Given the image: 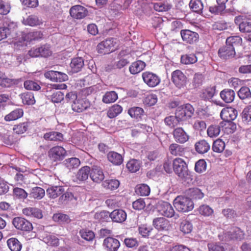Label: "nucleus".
Wrapping results in <instances>:
<instances>
[{"label":"nucleus","mask_w":251,"mask_h":251,"mask_svg":"<svg viewBox=\"0 0 251 251\" xmlns=\"http://www.w3.org/2000/svg\"><path fill=\"white\" fill-rule=\"evenodd\" d=\"M176 209L179 212H187L194 208V203L192 200L188 197L178 196L173 201Z\"/></svg>","instance_id":"obj_1"},{"label":"nucleus","mask_w":251,"mask_h":251,"mask_svg":"<svg viewBox=\"0 0 251 251\" xmlns=\"http://www.w3.org/2000/svg\"><path fill=\"white\" fill-rule=\"evenodd\" d=\"M116 40V39L111 38L101 42L97 47L98 52L105 54L115 51L117 49Z\"/></svg>","instance_id":"obj_2"},{"label":"nucleus","mask_w":251,"mask_h":251,"mask_svg":"<svg viewBox=\"0 0 251 251\" xmlns=\"http://www.w3.org/2000/svg\"><path fill=\"white\" fill-rule=\"evenodd\" d=\"M194 108L193 106L187 103L178 106L176 110V117L181 121L186 120L192 117L194 113Z\"/></svg>","instance_id":"obj_3"},{"label":"nucleus","mask_w":251,"mask_h":251,"mask_svg":"<svg viewBox=\"0 0 251 251\" xmlns=\"http://www.w3.org/2000/svg\"><path fill=\"white\" fill-rule=\"evenodd\" d=\"M173 169L180 177H184L188 175V167L185 161L181 158H176L173 160Z\"/></svg>","instance_id":"obj_4"},{"label":"nucleus","mask_w":251,"mask_h":251,"mask_svg":"<svg viewBox=\"0 0 251 251\" xmlns=\"http://www.w3.org/2000/svg\"><path fill=\"white\" fill-rule=\"evenodd\" d=\"M66 155V150L62 147L59 146L51 148L48 152V157L53 162L63 160Z\"/></svg>","instance_id":"obj_5"},{"label":"nucleus","mask_w":251,"mask_h":251,"mask_svg":"<svg viewBox=\"0 0 251 251\" xmlns=\"http://www.w3.org/2000/svg\"><path fill=\"white\" fill-rule=\"evenodd\" d=\"M12 224L18 230L29 232L33 229L32 224L26 219L20 217L14 218Z\"/></svg>","instance_id":"obj_6"},{"label":"nucleus","mask_w":251,"mask_h":251,"mask_svg":"<svg viewBox=\"0 0 251 251\" xmlns=\"http://www.w3.org/2000/svg\"><path fill=\"white\" fill-rule=\"evenodd\" d=\"M157 209L159 214L164 217L171 218L175 215V212L173 206L168 202L161 201L158 202Z\"/></svg>","instance_id":"obj_7"},{"label":"nucleus","mask_w":251,"mask_h":251,"mask_svg":"<svg viewBox=\"0 0 251 251\" xmlns=\"http://www.w3.org/2000/svg\"><path fill=\"white\" fill-rule=\"evenodd\" d=\"M142 77L144 82L150 87H154L160 82V78L156 74L149 71L143 73Z\"/></svg>","instance_id":"obj_8"},{"label":"nucleus","mask_w":251,"mask_h":251,"mask_svg":"<svg viewBox=\"0 0 251 251\" xmlns=\"http://www.w3.org/2000/svg\"><path fill=\"white\" fill-rule=\"evenodd\" d=\"M171 75L172 80L176 87L181 88L186 85L187 77L181 71L175 70L172 72Z\"/></svg>","instance_id":"obj_9"},{"label":"nucleus","mask_w":251,"mask_h":251,"mask_svg":"<svg viewBox=\"0 0 251 251\" xmlns=\"http://www.w3.org/2000/svg\"><path fill=\"white\" fill-rule=\"evenodd\" d=\"M102 246L106 251H117L120 247V242L117 239L109 236L104 239Z\"/></svg>","instance_id":"obj_10"},{"label":"nucleus","mask_w":251,"mask_h":251,"mask_svg":"<svg viewBox=\"0 0 251 251\" xmlns=\"http://www.w3.org/2000/svg\"><path fill=\"white\" fill-rule=\"evenodd\" d=\"M71 17L76 19H81L85 18L88 14L87 9L80 5L72 6L70 9Z\"/></svg>","instance_id":"obj_11"},{"label":"nucleus","mask_w":251,"mask_h":251,"mask_svg":"<svg viewBox=\"0 0 251 251\" xmlns=\"http://www.w3.org/2000/svg\"><path fill=\"white\" fill-rule=\"evenodd\" d=\"M218 54L221 59L227 60L234 57L235 51L233 47L228 46L226 43L225 45L221 47L219 49Z\"/></svg>","instance_id":"obj_12"},{"label":"nucleus","mask_w":251,"mask_h":251,"mask_svg":"<svg viewBox=\"0 0 251 251\" xmlns=\"http://www.w3.org/2000/svg\"><path fill=\"white\" fill-rule=\"evenodd\" d=\"M90 178L94 182L100 183L103 181L105 178L103 170L100 166L94 165L90 169Z\"/></svg>","instance_id":"obj_13"},{"label":"nucleus","mask_w":251,"mask_h":251,"mask_svg":"<svg viewBox=\"0 0 251 251\" xmlns=\"http://www.w3.org/2000/svg\"><path fill=\"white\" fill-rule=\"evenodd\" d=\"M222 241H227L230 240H241L244 238V233L239 228L234 229L232 231H227L224 235L219 236Z\"/></svg>","instance_id":"obj_14"},{"label":"nucleus","mask_w":251,"mask_h":251,"mask_svg":"<svg viewBox=\"0 0 251 251\" xmlns=\"http://www.w3.org/2000/svg\"><path fill=\"white\" fill-rule=\"evenodd\" d=\"M237 116V111L231 107H227L222 109L220 113L221 118L225 122H231L235 120Z\"/></svg>","instance_id":"obj_15"},{"label":"nucleus","mask_w":251,"mask_h":251,"mask_svg":"<svg viewBox=\"0 0 251 251\" xmlns=\"http://www.w3.org/2000/svg\"><path fill=\"white\" fill-rule=\"evenodd\" d=\"M174 139L177 143L184 144L188 141L189 135L182 127H177L174 129L173 132Z\"/></svg>","instance_id":"obj_16"},{"label":"nucleus","mask_w":251,"mask_h":251,"mask_svg":"<svg viewBox=\"0 0 251 251\" xmlns=\"http://www.w3.org/2000/svg\"><path fill=\"white\" fill-rule=\"evenodd\" d=\"M180 34L183 41L189 44H193L196 42L199 37V34L197 32L188 29L181 30Z\"/></svg>","instance_id":"obj_17"},{"label":"nucleus","mask_w":251,"mask_h":251,"mask_svg":"<svg viewBox=\"0 0 251 251\" xmlns=\"http://www.w3.org/2000/svg\"><path fill=\"white\" fill-rule=\"evenodd\" d=\"M90 106V104L87 100L79 98L75 100L72 104V110L76 112L80 113L86 110Z\"/></svg>","instance_id":"obj_18"},{"label":"nucleus","mask_w":251,"mask_h":251,"mask_svg":"<svg viewBox=\"0 0 251 251\" xmlns=\"http://www.w3.org/2000/svg\"><path fill=\"white\" fill-rule=\"evenodd\" d=\"M23 214L27 217L41 219L43 217L42 210L38 208L27 207L23 209Z\"/></svg>","instance_id":"obj_19"},{"label":"nucleus","mask_w":251,"mask_h":251,"mask_svg":"<svg viewBox=\"0 0 251 251\" xmlns=\"http://www.w3.org/2000/svg\"><path fill=\"white\" fill-rule=\"evenodd\" d=\"M169 151L170 154L173 156H182L185 153L186 148L177 143H174L170 144L169 146Z\"/></svg>","instance_id":"obj_20"},{"label":"nucleus","mask_w":251,"mask_h":251,"mask_svg":"<svg viewBox=\"0 0 251 251\" xmlns=\"http://www.w3.org/2000/svg\"><path fill=\"white\" fill-rule=\"evenodd\" d=\"M243 16H239L235 18L234 22L239 25V30L241 32H251V22L242 21Z\"/></svg>","instance_id":"obj_21"},{"label":"nucleus","mask_w":251,"mask_h":251,"mask_svg":"<svg viewBox=\"0 0 251 251\" xmlns=\"http://www.w3.org/2000/svg\"><path fill=\"white\" fill-rule=\"evenodd\" d=\"M64 192V188L62 186H52L47 189V194L48 197L52 199L60 197Z\"/></svg>","instance_id":"obj_22"},{"label":"nucleus","mask_w":251,"mask_h":251,"mask_svg":"<svg viewBox=\"0 0 251 251\" xmlns=\"http://www.w3.org/2000/svg\"><path fill=\"white\" fill-rule=\"evenodd\" d=\"M110 218L116 223H122L126 218V213L122 209H115L110 213Z\"/></svg>","instance_id":"obj_23"},{"label":"nucleus","mask_w":251,"mask_h":251,"mask_svg":"<svg viewBox=\"0 0 251 251\" xmlns=\"http://www.w3.org/2000/svg\"><path fill=\"white\" fill-rule=\"evenodd\" d=\"M154 226L158 230H169L170 224L168 220L163 217L156 218L153 221Z\"/></svg>","instance_id":"obj_24"},{"label":"nucleus","mask_w":251,"mask_h":251,"mask_svg":"<svg viewBox=\"0 0 251 251\" xmlns=\"http://www.w3.org/2000/svg\"><path fill=\"white\" fill-rule=\"evenodd\" d=\"M127 113L132 118L137 121L142 120L143 116L145 115L144 109L138 106H134L129 108Z\"/></svg>","instance_id":"obj_25"},{"label":"nucleus","mask_w":251,"mask_h":251,"mask_svg":"<svg viewBox=\"0 0 251 251\" xmlns=\"http://www.w3.org/2000/svg\"><path fill=\"white\" fill-rule=\"evenodd\" d=\"M107 158L114 165H120L123 162L122 155L114 151H109L107 154Z\"/></svg>","instance_id":"obj_26"},{"label":"nucleus","mask_w":251,"mask_h":251,"mask_svg":"<svg viewBox=\"0 0 251 251\" xmlns=\"http://www.w3.org/2000/svg\"><path fill=\"white\" fill-rule=\"evenodd\" d=\"M24 111L22 108H18L13 110L4 117V120L6 122H11L17 120L23 116Z\"/></svg>","instance_id":"obj_27"},{"label":"nucleus","mask_w":251,"mask_h":251,"mask_svg":"<svg viewBox=\"0 0 251 251\" xmlns=\"http://www.w3.org/2000/svg\"><path fill=\"white\" fill-rule=\"evenodd\" d=\"M220 95L221 98L226 103H230L234 100L235 93L231 89H225L220 92Z\"/></svg>","instance_id":"obj_28"},{"label":"nucleus","mask_w":251,"mask_h":251,"mask_svg":"<svg viewBox=\"0 0 251 251\" xmlns=\"http://www.w3.org/2000/svg\"><path fill=\"white\" fill-rule=\"evenodd\" d=\"M209 144L204 139L197 142L195 144L196 151L200 154H204L210 150Z\"/></svg>","instance_id":"obj_29"},{"label":"nucleus","mask_w":251,"mask_h":251,"mask_svg":"<svg viewBox=\"0 0 251 251\" xmlns=\"http://www.w3.org/2000/svg\"><path fill=\"white\" fill-rule=\"evenodd\" d=\"M216 92V87L215 86L207 87L202 90L200 97L204 100H210L213 98Z\"/></svg>","instance_id":"obj_30"},{"label":"nucleus","mask_w":251,"mask_h":251,"mask_svg":"<svg viewBox=\"0 0 251 251\" xmlns=\"http://www.w3.org/2000/svg\"><path fill=\"white\" fill-rule=\"evenodd\" d=\"M120 184V181L118 179H108L102 182V186L106 190L114 191L119 188Z\"/></svg>","instance_id":"obj_31"},{"label":"nucleus","mask_w":251,"mask_h":251,"mask_svg":"<svg viewBox=\"0 0 251 251\" xmlns=\"http://www.w3.org/2000/svg\"><path fill=\"white\" fill-rule=\"evenodd\" d=\"M146 67V64L141 60L133 62L129 68L131 74L135 75L141 72Z\"/></svg>","instance_id":"obj_32"},{"label":"nucleus","mask_w":251,"mask_h":251,"mask_svg":"<svg viewBox=\"0 0 251 251\" xmlns=\"http://www.w3.org/2000/svg\"><path fill=\"white\" fill-rule=\"evenodd\" d=\"M84 66V61L81 57H76L73 59L70 63V66L73 73H75L80 71Z\"/></svg>","instance_id":"obj_33"},{"label":"nucleus","mask_w":251,"mask_h":251,"mask_svg":"<svg viewBox=\"0 0 251 251\" xmlns=\"http://www.w3.org/2000/svg\"><path fill=\"white\" fill-rule=\"evenodd\" d=\"M187 195L194 200H200L204 197V194L201 190L197 187L191 188L187 190Z\"/></svg>","instance_id":"obj_34"},{"label":"nucleus","mask_w":251,"mask_h":251,"mask_svg":"<svg viewBox=\"0 0 251 251\" xmlns=\"http://www.w3.org/2000/svg\"><path fill=\"white\" fill-rule=\"evenodd\" d=\"M7 244L9 249L11 251H20L22 248V245L16 238L12 237L7 241Z\"/></svg>","instance_id":"obj_35"},{"label":"nucleus","mask_w":251,"mask_h":251,"mask_svg":"<svg viewBox=\"0 0 251 251\" xmlns=\"http://www.w3.org/2000/svg\"><path fill=\"white\" fill-rule=\"evenodd\" d=\"M89 176H90V168L88 166H84L78 171L76 178L78 180L83 181L87 179Z\"/></svg>","instance_id":"obj_36"},{"label":"nucleus","mask_w":251,"mask_h":251,"mask_svg":"<svg viewBox=\"0 0 251 251\" xmlns=\"http://www.w3.org/2000/svg\"><path fill=\"white\" fill-rule=\"evenodd\" d=\"M44 138L46 140L57 141H61L63 138V134L59 132L50 131L44 135Z\"/></svg>","instance_id":"obj_37"},{"label":"nucleus","mask_w":251,"mask_h":251,"mask_svg":"<svg viewBox=\"0 0 251 251\" xmlns=\"http://www.w3.org/2000/svg\"><path fill=\"white\" fill-rule=\"evenodd\" d=\"M13 196L14 199L24 201L27 198L28 194L24 189L16 187L13 189Z\"/></svg>","instance_id":"obj_38"},{"label":"nucleus","mask_w":251,"mask_h":251,"mask_svg":"<svg viewBox=\"0 0 251 251\" xmlns=\"http://www.w3.org/2000/svg\"><path fill=\"white\" fill-rule=\"evenodd\" d=\"M189 6L193 12L198 14L201 13L203 9V4L201 0H190Z\"/></svg>","instance_id":"obj_39"},{"label":"nucleus","mask_w":251,"mask_h":251,"mask_svg":"<svg viewBox=\"0 0 251 251\" xmlns=\"http://www.w3.org/2000/svg\"><path fill=\"white\" fill-rule=\"evenodd\" d=\"M226 43L229 46L232 47L235 50V48L241 46L242 39L239 36H233L228 37Z\"/></svg>","instance_id":"obj_40"},{"label":"nucleus","mask_w":251,"mask_h":251,"mask_svg":"<svg viewBox=\"0 0 251 251\" xmlns=\"http://www.w3.org/2000/svg\"><path fill=\"white\" fill-rule=\"evenodd\" d=\"M29 126V122H25L20 123L19 124L14 126L13 130L17 134H22L28 130Z\"/></svg>","instance_id":"obj_41"},{"label":"nucleus","mask_w":251,"mask_h":251,"mask_svg":"<svg viewBox=\"0 0 251 251\" xmlns=\"http://www.w3.org/2000/svg\"><path fill=\"white\" fill-rule=\"evenodd\" d=\"M200 215L204 217H209L214 213V210L207 204H202L197 209Z\"/></svg>","instance_id":"obj_42"},{"label":"nucleus","mask_w":251,"mask_h":251,"mask_svg":"<svg viewBox=\"0 0 251 251\" xmlns=\"http://www.w3.org/2000/svg\"><path fill=\"white\" fill-rule=\"evenodd\" d=\"M64 163L68 169L71 170L78 168L80 165V161L78 158L72 157L66 159Z\"/></svg>","instance_id":"obj_43"},{"label":"nucleus","mask_w":251,"mask_h":251,"mask_svg":"<svg viewBox=\"0 0 251 251\" xmlns=\"http://www.w3.org/2000/svg\"><path fill=\"white\" fill-rule=\"evenodd\" d=\"M221 132V127L219 125H211L207 129V134L210 138H215L218 136Z\"/></svg>","instance_id":"obj_44"},{"label":"nucleus","mask_w":251,"mask_h":251,"mask_svg":"<svg viewBox=\"0 0 251 251\" xmlns=\"http://www.w3.org/2000/svg\"><path fill=\"white\" fill-rule=\"evenodd\" d=\"M138 231L139 234L143 237H149L152 235V232L154 231L153 228L146 225H143L138 227Z\"/></svg>","instance_id":"obj_45"},{"label":"nucleus","mask_w":251,"mask_h":251,"mask_svg":"<svg viewBox=\"0 0 251 251\" xmlns=\"http://www.w3.org/2000/svg\"><path fill=\"white\" fill-rule=\"evenodd\" d=\"M21 98L24 104L32 105L35 102L34 95L30 92H26L22 94L21 95Z\"/></svg>","instance_id":"obj_46"},{"label":"nucleus","mask_w":251,"mask_h":251,"mask_svg":"<svg viewBox=\"0 0 251 251\" xmlns=\"http://www.w3.org/2000/svg\"><path fill=\"white\" fill-rule=\"evenodd\" d=\"M79 234L82 239L89 242L92 241L95 238L94 232L87 229L80 230Z\"/></svg>","instance_id":"obj_47"},{"label":"nucleus","mask_w":251,"mask_h":251,"mask_svg":"<svg viewBox=\"0 0 251 251\" xmlns=\"http://www.w3.org/2000/svg\"><path fill=\"white\" fill-rule=\"evenodd\" d=\"M225 146V142L219 138L213 142L212 149L214 152L221 153L224 151Z\"/></svg>","instance_id":"obj_48"},{"label":"nucleus","mask_w":251,"mask_h":251,"mask_svg":"<svg viewBox=\"0 0 251 251\" xmlns=\"http://www.w3.org/2000/svg\"><path fill=\"white\" fill-rule=\"evenodd\" d=\"M118 99L117 94L113 91L107 92L103 96L102 101L105 103L115 102Z\"/></svg>","instance_id":"obj_49"},{"label":"nucleus","mask_w":251,"mask_h":251,"mask_svg":"<svg viewBox=\"0 0 251 251\" xmlns=\"http://www.w3.org/2000/svg\"><path fill=\"white\" fill-rule=\"evenodd\" d=\"M42 22L39 18L35 15H30L24 20V24L31 26H37L41 25Z\"/></svg>","instance_id":"obj_50"},{"label":"nucleus","mask_w":251,"mask_h":251,"mask_svg":"<svg viewBox=\"0 0 251 251\" xmlns=\"http://www.w3.org/2000/svg\"><path fill=\"white\" fill-rule=\"evenodd\" d=\"M127 169L132 173L138 171L141 167V163L136 159H131L126 164Z\"/></svg>","instance_id":"obj_51"},{"label":"nucleus","mask_w":251,"mask_h":251,"mask_svg":"<svg viewBox=\"0 0 251 251\" xmlns=\"http://www.w3.org/2000/svg\"><path fill=\"white\" fill-rule=\"evenodd\" d=\"M123 110L121 106L118 104H114L111 106L107 111V116L110 118L116 117L118 115L120 114Z\"/></svg>","instance_id":"obj_52"},{"label":"nucleus","mask_w":251,"mask_h":251,"mask_svg":"<svg viewBox=\"0 0 251 251\" xmlns=\"http://www.w3.org/2000/svg\"><path fill=\"white\" fill-rule=\"evenodd\" d=\"M45 190L39 187H35L32 189L30 197L35 199L40 200L45 196Z\"/></svg>","instance_id":"obj_53"},{"label":"nucleus","mask_w":251,"mask_h":251,"mask_svg":"<svg viewBox=\"0 0 251 251\" xmlns=\"http://www.w3.org/2000/svg\"><path fill=\"white\" fill-rule=\"evenodd\" d=\"M135 192L141 196H146L150 194V188L148 185L145 184H141L136 186Z\"/></svg>","instance_id":"obj_54"},{"label":"nucleus","mask_w":251,"mask_h":251,"mask_svg":"<svg viewBox=\"0 0 251 251\" xmlns=\"http://www.w3.org/2000/svg\"><path fill=\"white\" fill-rule=\"evenodd\" d=\"M197 61V57L194 54L183 55L181 57V62L184 64H191Z\"/></svg>","instance_id":"obj_55"},{"label":"nucleus","mask_w":251,"mask_h":251,"mask_svg":"<svg viewBox=\"0 0 251 251\" xmlns=\"http://www.w3.org/2000/svg\"><path fill=\"white\" fill-rule=\"evenodd\" d=\"M43 34L40 31L29 32L25 35V38L27 41H31L42 39Z\"/></svg>","instance_id":"obj_56"},{"label":"nucleus","mask_w":251,"mask_h":251,"mask_svg":"<svg viewBox=\"0 0 251 251\" xmlns=\"http://www.w3.org/2000/svg\"><path fill=\"white\" fill-rule=\"evenodd\" d=\"M24 86L26 90H28L38 91L41 89L40 86L37 82L31 80L25 81Z\"/></svg>","instance_id":"obj_57"},{"label":"nucleus","mask_w":251,"mask_h":251,"mask_svg":"<svg viewBox=\"0 0 251 251\" xmlns=\"http://www.w3.org/2000/svg\"><path fill=\"white\" fill-rule=\"evenodd\" d=\"M74 199L76 200L73 194L69 191H65L61 194V196L59 198V202L61 203L68 202L71 201Z\"/></svg>","instance_id":"obj_58"},{"label":"nucleus","mask_w":251,"mask_h":251,"mask_svg":"<svg viewBox=\"0 0 251 251\" xmlns=\"http://www.w3.org/2000/svg\"><path fill=\"white\" fill-rule=\"evenodd\" d=\"M119 196H113L105 201L106 205L111 208L119 206L120 200Z\"/></svg>","instance_id":"obj_59"},{"label":"nucleus","mask_w":251,"mask_h":251,"mask_svg":"<svg viewBox=\"0 0 251 251\" xmlns=\"http://www.w3.org/2000/svg\"><path fill=\"white\" fill-rule=\"evenodd\" d=\"M238 95L242 100L250 98L251 97L250 89L248 87H242L238 92Z\"/></svg>","instance_id":"obj_60"},{"label":"nucleus","mask_w":251,"mask_h":251,"mask_svg":"<svg viewBox=\"0 0 251 251\" xmlns=\"http://www.w3.org/2000/svg\"><path fill=\"white\" fill-rule=\"evenodd\" d=\"M16 81L6 76H0V85L3 87H10L15 84Z\"/></svg>","instance_id":"obj_61"},{"label":"nucleus","mask_w":251,"mask_h":251,"mask_svg":"<svg viewBox=\"0 0 251 251\" xmlns=\"http://www.w3.org/2000/svg\"><path fill=\"white\" fill-rule=\"evenodd\" d=\"M192 228L193 226L192 224L187 220L183 221L180 224V229L184 234L190 233Z\"/></svg>","instance_id":"obj_62"},{"label":"nucleus","mask_w":251,"mask_h":251,"mask_svg":"<svg viewBox=\"0 0 251 251\" xmlns=\"http://www.w3.org/2000/svg\"><path fill=\"white\" fill-rule=\"evenodd\" d=\"M172 5L168 3L157 2L153 4L154 9L158 12L167 11L171 9Z\"/></svg>","instance_id":"obj_63"},{"label":"nucleus","mask_w":251,"mask_h":251,"mask_svg":"<svg viewBox=\"0 0 251 251\" xmlns=\"http://www.w3.org/2000/svg\"><path fill=\"white\" fill-rule=\"evenodd\" d=\"M242 118L244 121L251 122V105L245 108L242 113Z\"/></svg>","instance_id":"obj_64"}]
</instances>
